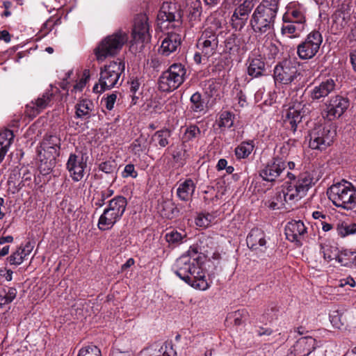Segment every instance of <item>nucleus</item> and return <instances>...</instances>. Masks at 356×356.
<instances>
[{
  "label": "nucleus",
  "mask_w": 356,
  "mask_h": 356,
  "mask_svg": "<svg viewBox=\"0 0 356 356\" xmlns=\"http://www.w3.org/2000/svg\"><path fill=\"white\" fill-rule=\"evenodd\" d=\"M195 188V186L193 180L186 179L179 185L177 189V196L183 201H188L191 198Z\"/></svg>",
  "instance_id": "nucleus-32"
},
{
  "label": "nucleus",
  "mask_w": 356,
  "mask_h": 356,
  "mask_svg": "<svg viewBox=\"0 0 356 356\" xmlns=\"http://www.w3.org/2000/svg\"><path fill=\"white\" fill-rule=\"evenodd\" d=\"M285 168L284 161L275 158L260 170L259 175L264 181L272 182L276 180Z\"/></svg>",
  "instance_id": "nucleus-20"
},
{
  "label": "nucleus",
  "mask_w": 356,
  "mask_h": 356,
  "mask_svg": "<svg viewBox=\"0 0 356 356\" xmlns=\"http://www.w3.org/2000/svg\"><path fill=\"white\" fill-rule=\"evenodd\" d=\"M93 108L94 104L90 100L81 99L76 105V115L78 118H88Z\"/></svg>",
  "instance_id": "nucleus-35"
},
{
  "label": "nucleus",
  "mask_w": 356,
  "mask_h": 356,
  "mask_svg": "<svg viewBox=\"0 0 356 356\" xmlns=\"http://www.w3.org/2000/svg\"><path fill=\"white\" fill-rule=\"evenodd\" d=\"M148 18L145 14H139L135 19L132 29L133 40L136 42H148L150 40Z\"/></svg>",
  "instance_id": "nucleus-17"
},
{
  "label": "nucleus",
  "mask_w": 356,
  "mask_h": 356,
  "mask_svg": "<svg viewBox=\"0 0 356 356\" xmlns=\"http://www.w3.org/2000/svg\"><path fill=\"white\" fill-rule=\"evenodd\" d=\"M0 40L9 42L10 41V35L8 31L6 30L0 31Z\"/></svg>",
  "instance_id": "nucleus-59"
},
{
  "label": "nucleus",
  "mask_w": 356,
  "mask_h": 356,
  "mask_svg": "<svg viewBox=\"0 0 356 356\" xmlns=\"http://www.w3.org/2000/svg\"><path fill=\"white\" fill-rule=\"evenodd\" d=\"M350 57L353 70L356 72V49L350 53Z\"/></svg>",
  "instance_id": "nucleus-64"
},
{
  "label": "nucleus",
  "mask_w": 356,
  "mask_h": 356,
  "mask_svg": "<svg viewBox=\"0 0 356 356\" xmlns=\"http://www.w3.org/2000/svg\"><path fill=\"white\" fill-rule=\"evenodd\" d=\"M321 252L323 253V258L326 261L337 260L338 249L337 247L330 243L321 244Z\"/></svg>",
  "instance_id": "nucleus-39"
},
{
  "label": "nucleus",
  "mask_w": 356,
  "mask_h": 356,
  "mask_svg": "<svg viewBox=\"0 0 356 356\" xmlns=\"http://www.w3.org/2000/svg\"><path fill=\"white\" fill-rule=\"evenodd\" d=\"M125 68L120 59L112 61L100 68L99 82L92 88L95 93H102L120 84V79Z\"/></svg>",
  "instance_id": "nucleus-7"
},
{
  "label": "nucleus",
  "mask_w": 356,
  "mask_h": 356,
  "mask_svg": "<svg viewBox=\"0 0 356 356\" xmlns=\"http://www.w3.org/2000/svg\"><path fill=\"white\" fill-rule=\"evenodd\" d=\"M323 38L318 31H312L307 35L305 40L297 47V54L302 60L311 59L319 51Z\"/></svg>",
  "instance_id": "nucleus-13"
},
{
  "label": "nucleus",
  "mask_w": 356,
  "mask_h": 356,
  "mask_svg": "<svg viewBox=\"0 0 356 356\" xmlns=\"http://www.w3.org/2000/svg\"><path fill=\"white\" fill-rule=\"evenodd\" d=\"M336 231L341 237H346L356 233V223H350L344 221L339 222L336 226Z\"/></svg>",
  "instance_id": "nucleus-38"
},
{
  "label": "nucleus",
  "mask_w": 356,
  "mask_h": 356,
  "mask_svg": "<svg viewBox=\"0 0 356 356\" xmlns=\"http://www.w3.org/2000/svg\"><path fill=\"white\" fill-rule=\"evenodd\" d=\"M14 138L12 131L6 129L0 132V163L4 159Z\"/></svg>",
  "instance_id": "nucleus-33"
},
{
  "label": "nucleus",
  "mask_w": 356,
  "mask_h": 356,
  "mask_svg": "<svg viewBox=\"0 0 356 356\" xmlns=\"http://www.w3.org/2000/svg\"><path fill=\"white\" fill-rule=\"evenodd\" d=\"M353 252L344 250L340 252H337V261L344 266H351L352 257Z\"/></svg>",
  "instance_id": "nucleus-45"
},
{
  "label": "nucleus",
  "mask_w": 356,
  "mask_h": 356,
  "mask_svg": "<svg viewBox=\"0 0 356 356\" xmlns=\"http://www.w3.org/2000/svg\"><path fill=\"white\" fill-rule=\"evenodd\" d=\"M17 289L14 287H10L5 294H0V309L3 308L5 305L12 302L17 296Z\"/></svg>",
  "instance_id": "nucleus-42"
},
{
  "label": "nucleus",
  "mask_w": 356,
  "mask_h": 356,
  "mask_svg": "<svg viewBox=\"0 0 356 356\" xmlns=\"http://www.w3.org/2000/svg\"><path fill=\"white\" fill-rule=\"evenodd\" d=\"M191 109L195 113H200L204 111V104L202 100L201 95L199 92L194 93L191 97Z\"/></svg>",
  "instance_id": "nucleus-43"
},
{
  "label": "nucleus",
  "mask_w": 356,
  "mask_h": 356,
  "mask_svg": "<svg viewBox=\"0 0 356 356\" xmlns=\"http://www.w3.org/2000/svg\"><path fill=\"white\" fill-rule=\"evenodd\" d=\"M299 75L296 66L290 60H284L274 68L275 81L282 84L291 83Z\"/></svg>",
  "instance_id": "nucleus-15"
},
{
  "label": "nucleus",
  "mask_w": 356,
  "mask_h": 356,
  "mask_svg": "<svg viewBox=\"0 0 356 356\" xmlns=\"http://www.w3.org/2000/svg\"><path fill=\"white\" fill-rule=\"evenodd\" d=\"M354 20H352V26H350V31L346 36V41L350 44L356 42V15L353 17Z\"/></svg>",
  "instance_id": "nucleus-53"
},
{
  "label": "nucleus",
  "mask_w": 356,
  "mask_h": 356,
  "mask_svg": "<svg viewBox=\"0 0 356 356\" xmlns=\"http://www.w3.org/2000/svg\"><path fill=\"white\" fill-rule=\"evenodd\" d=\"M186 69L181 63H174L159 77V88L163 92H172L177 89L185 81Z\"/></svg>",
  "instance_id": "nucleus-10"
},
{
  "label": "nucleus",
  "mask_w": 356,
  "mask_h": 356,
  "mask_svg": "<svg viewBox=\"0 0 356 356\" xmlns=\"http://www.w3.org/2000/svg\"><path fill=\"white\" fill-rule=\"evenodd\" d=\"M248 246L254 250L261 248H266V240L264 232L258 229H252L247 236Z\"/></svg>",
  "instance_id": "nucleus-24"
},
{
  "label": "nucleus",
  "mask_w": 356,
  "mask_h": 356,
  "mask_svg": "<svg viewBox=\"0 0 356 356\" xmlns=\"http://www.w3.org/2000/svg\"><path fill=\"white\" fill-rule=\"evenodd\" d=\"M247 315L248 312L245 309H238L228 314L227 321L238 326L242 324L243 318H245Z\"/></svg>",
  "instance_id": "nucleus-40"
},
{
  "label": "nucleus",
  "mask_w": 356,
  "mask_h": 356,
  "mask_svg": "<svg viewBox=\"0 0 356 356\" xmlns=\"http://www.w3.org/2000/svg\"><path fill=\"white\" fill-rule=\"evenodd\" d=\"M307 233V227L301 220H291L285 227L286 238L298 245L305 238Z\"/></svg>",
  "instance_id": "nucleus-19"
},
{
  "label": "nucleus",
  "mask_w": 356,
  "mask_h": 356,
  "mask_svg": "<svg viewBox=\"0 0 356 356\" xmlns=\"http://www.w3.org/2000/svg\"><path fill=\"white\" fill-rule=\"evenodd\" d=\"M350 20L353 18L348 11L337 10L333 15L332 28L337 31H341L348 25Z\"/></svg>",
  "instance_id": "nucleus-29"
},
{
  "label": "nucleus",
  "mask_w": 356,
  "mask_h": 356,
  "mask_svg": "<svg viewBox=\"0 0 356 356\" xmlns=\"http://www.w3.org/2000/svg\"><path fill=\"white\" fill-rule=\"evenodd\" d=\"M116 99L117 95L115 93H112L102 100V102H104L105 106L107 110L111 111L113 108Z\"/></svg>",
  "instance_id": "nucleus-55"
},
{
  "label": "nucleus",
  "mask_w": 356,
  "mask_h": 356,
  "mask_svg": "<svg viewBox=\"0 0 356 356\" xmlns=\"http://www.w3.org/2000/svg\"><path fill=\"white\" fill-rule=\"evenodd\" d=\"M335 86L334 81L332 79H327L314 86L309 90V96L312 100L325 98L334 90Z\"/></svg>",
  "instance_id": "nucleus-23"
},
{
  "label": "nucleus",
  "mask_w": 356,
  "mask_h": 356,
  "mask_svg": "<svg viewBox=\"0 0 356 356\" xmlns=\"http://www.w3.org/2000/svg\"><path fill=\"white\" fill-rule=\"evenodd\" d=\"M279 10L278 0H262L250 16V25L253 33L263 35L274 30Z\"/></svg>",
  "instance_id": "nucleus-3"
},
{
  "label": "nucleus",
  "mask_w": 356,
  "mask_h": 356,
  "mask_svg": "<svg viewBox=\"0 0 356 356\" xmlns=\"http://www.w3.org/2000/svg\"><path fill=\"white\" fill-rule=\"evenodd\" d=\"M266 70V64L263 59L254 58L249 60L248 74L249 76L257 78L264 75Z\"/></svg>",
  "instance_id": "nucleus-30"
},
{
  "label": "nucleus",
  "mask_w": 356,
  "mask_h": 356,
  "mask_svg": "<svg viewBox=\"0 0 356 356\" xmlns=\"http://www.w3.org/2000/svg\"><path fill=\"white\" fill-rule=\"evenodd\" d=\"M13 270L10 269H1L0 270V275L5 278L6 281H11L13 279Z\"/></svg>",
  "instance_id": "nucleus-57"
},
{
  "label": "nucleus",
  "mask_w": 356,
  "mask_h": 356,
  "mask_svg": "<svg viewBox=\"0 0 356 356\" xmlns=\"http://www.w3.org/2000/svg\"><path fill=\"white\" fill-rule=\"evenodd\" d=\"M90 79V72L88 70H85L80 78L76 81V83L73 87V91L81 92L86 86V83Z\"/></svg>",
  "instance_id": "nucleus-49"
},
{
  "label": "nucleus",
  "mask_w": 356,
  "mask_h": 356,
  "mask_svg": "<svg viewBox=\"0 0 356 356\" xmlns=\"http://www.w3.org/2000/svg\"><path fill=\"white\" fill-rule=\"evenodd\" d=\"M52 97V93L49 91H46L41 97H39L35 102H31L28 107H31L34 110L36 113H38L42 110L44 109L49 104Z\"/></svg>",
  "instance_id": "nucleus-37"
},
{
  "label": "nucleus",
  "mask_w": 356,
  "mask_h": 356,
  "mask_svg": "<svg viewBox=\"0 0 356 356\" xmlns=\"http://www.w3.org/2000/svg\"><path fill=\"white\" fill-rule=\"evenodd\" d=\"M156 24L161 31H168L159 48V52L168 56L176 51L181 44L182 14L180 6L175 3L164 2L157 15Z\"/></svg>",
  "instance_id": "nucleus-1"
},
{
  "label": "nucleus",
  "mask_w": 356,
  "mask_h": 356,
  "mask_svg": "<svg viewBox=\"0 0 356 356\" xmlns=\"http://www.w3.org/2000/svg\"><path fill=\"white\" fill-rule=\"evenodd\" d=\"M227 165V161L225 159H220L216 165V168L218 170H222L226 168Z\"/></svg>",
  "instance_id": "nucleus-60"
},
{
  "label": "nucleus",
  "mask_w": 356,
  "mask_h": 356,
  "mask_svg": "<svg viewBox=\"0 0 356 356\" xmlns=\"http://www.w3.org/2000/svg\"><path fill=\"white\" fill-rule=\"evenodd\" d=\"M216 85L214 83L210 84L209 88L207 89V93H208V95L211 97H214L216 95Z\"/></svg>",
  "instance_id": "nucleus-61"
},
{
  "label": "nucleus",
  "mask_w": 356,
  "mask_h": 356,
  "mask_svg": "<svg viewBox=\"0 0 356 356\" xmlns=\"http://www.w3.org/2000/svg\"><path fill=\"white\" fill-rule=\"evenodd\" d=\"M329 200L337 207L346 210L356 209V188L349 181L332 184L327 191Z\"/></svg>",
  "instance_id": "nucleus-6"
},
{
  "label": "nucleus",
  "mask_w": 356,
  "mask_h": 356,
  "mask_svg": "<svg viewBox=\"0 0 356 356\" xmlns=\"http://www.w3.org/2000/svg\"><path fill=\"white\" fill-rule=\"evenodd\" d=\"M203 257L195 249H189L173 265L175 274L194 289L204 291L209 287L203 271Z\"/></svg>",
  "instance_id": "nucleus-2"
},
{
  "label": "nucleus",
  "mask_w": 356,
  "mask_h": 356,
  "mask_svg": "<svg viewBox=\"0 0 356 356\" xmlns=\"http://www.w3.org/2000/svg\"><path fill=\"white\" fill-rule=\"evenodd\" d=\"M60 139L56 136H46L38 149V157L40 162L39 168L44 174H48L54 166L56 159L59 156Z\"/></svg>",
  "instance_id": "nucleus-8"
},
{
  "label": "nucleus",
  "mask_w": 356,
  "mask_h": 356,
  "mask_svg": "<svg viewBox=\"0 0 356 356\" xmlns=\"http://www.w3.org/2000/svg\"><path fill=\"white\" fill-rule=\"evenodd\" d=\"M254 147L252 140L243 142L235 148V155L238 159H245L252 153Z\"/></svg>",
  "instance_id": "nucleus-36"
},
{
  "label": "nucleus",
  "mask_w": 356,
  "mask_h": 356,
  "mask_svg": "<svg viewBox=\"0 0 356 356\" xmlns=\"http://www.w3.org/2000/svg\"><path fill=\"white\" fill-rule=\"evenodd\" d=\"M127 202L125 197L122 196H116L109 201L108 207L106 208L111 213L116 214L118 218H121L126 209Z\"/></svg>",
  "instance_id": "nucleus-31"
},
{
  "label": "nucleus",
  "mask_w": 356,
  "mask_h": 356,
  "mask_svg": "<svg viewBox=\"0 0 356 356\" xmlns=\"http://www.w3.org/2000/svg\"><path fill=\"white\" fill-rule=\"evenodd\" d=\"M309 105L296 99L291 106L283 111V121L286 128L295 132L302 118L309 113Z\"/></svg>",
  "instance_id": "nucleus-11"
},
{
  "label": "nucleus",
  "mask_w": 356,
  "mask_h": 356,
  "mask_svg": "<svg viewBox=\"0 0 356 356\" xmlns=\"http://www.w3.org/2000/svg\"><path fill=\"white\" fill-rule=\"evenodd\" d=\"M116 214L111 213L107 209H105L103 213L100 216L97 227L102 231L111 229L114 225L120 220Z\"/></svg>",
  "instance_id": "nucleus-28"
},
{
  "label": "nucleus",
  "mask_w": 356,
  "mask_h": 356,
  "mask_svg": "<svg viewBox=\"0 0 356 356\" xmlns=\"http://www.w3.org/2000/svg\"><path fill=\"white\" fill-rule=\"evenodd\" d=\"M234 115L232 113L224 111L220 115L218 125L220 127L230 128L234 124Z\"/></svg>",
  "instance_id": "nucleus-44"
},
{
  "label": "nucleus",
  "mask_w": 356,
  "mask_h": 356,
  "mask_svg": "<svg viewBox=\"0 0 356 356\" xmlns=\"http://www.w3.org/2000/svg\"><path fill=\"white\" fill-rule=\"evenodd\" d=\"M86 166V160L81 154L72 153L70 154L66 167L70 176L74 181H79L83 178Z\"/></svg>",
  "instance_id": "nucleus-18"
},
{
  "label": "nucleus",
  "mask_w": 356,
  "mask_h": 356,
  "mask_svg": "<svg viewBox=\"0 0 356 356\" xmlns=\"http://www.w3.org/2000/svg\"><path fill=\"white\" fill-rule=\"evenodd\" d=\"M306 26L291 21H283L281 33L290 38H298L305 31Z\"/></svg>",
  "instance_id": "nucleus-26"
},
{
  "label": "nucleus",
  "mask_w": 356,
  "mask_h": 356,
  "mask_svg": "<svg viewBox=\"0 0 356 356\" xmlns=\"http://www.w3.org/2000/svg\"><path fill=\"white\" fill-rule=\"evenodd\" d=\"M128 40L126 31L118 30L108 35L95 49L94 53L98 62H103L108 56L117 54Z\"/></svg>",
  "instance_id": "nucleus-9"
},
{
  "label": "nucleus",
  "mask_w": 356,
  "mask_h": 356,
  "mask_svg": "<svg viewBox=\"0 0 356 356\" xmlns=\"http://www.w3.org/2000/svg\"><path fill=\"white\" fill-rule=\"evenodd\" d=\"M253 7L252 1L244 0L235 8L231 17L232 26L235 30L240 31L244 27Z\"/></svg>",
  "instance_id": "nucleus-16"
},
{
  "label": "nucleus",
  "mask_w": 356,
  "mask_h": 356,
  "mask_svg": "<svg viewBox=\"0 0 356 356\" xmlns=\"http://www.w3.org/2000/svg\"><path fill=\"white\" fill-rule=\"evenodd\" d=\"M285 203H287V202L284 200L283 198L280 199L279 197L278 192L271 200L268 201V206L271 209L275 210L284 207Z\"/></svg>",
  "instance_id": "nucleus-51"
},
{
  "label": "nucleus",
  "mask_w": 356,
  "mask_h": 356,
  "mask_svg": "<svg viewBox=\"0 0 356 356\" xmlns=\"http://www.w3.org/2000/svg\"><path fill=\"white\" fill-rule=\"evenodd\" d=\"M122 175L124 178L129 177L136 178L138 176V173L135 170V168L133 164H127L125 165L124 170L122 172Z\"/></svg>",
  "instance_id": "nucleus-54"
},
{
  "label": "nucleus",
  "mask_w": 356,
  "mask_h": 356,
  "mask_svg": "<svg viewBox=\"0 0 356 356\" xmlns=\"http://www.w3.org/2000/svg\"><path fill=\"white\" fill-rule=\"evenodd\" d=\"M316 348V339L312 337H303L298 339L289 349L288 356H307Z\"/></svg>",
  "instance_id": "nucleus-21"
},
{
  "label": "nucleus",
  "mask_w": 356,
  "mask_h": 356,
  "mask_svg": "<svg viewBox=\"0 0 356 356\" xmlns=\"http://www.w3.org/2000/svg\"><path fill=\"white\" fill-rule=\"evenodd\" d=\"M220 27L219 22L207 27L197 40V51L194 55L197 64H206L209 58L216 54L218 48V38L216 30Z\"/></svg>",
  "instance_id": "nucleus-5"
},
{
  "label": "nucleus",
  "mask_w": 356,
  "mask_h": 356,
  "mask_svg": "<svg viewBox=\"0 0 356 356\" xmlns=\"http://www.w3.org/2000/svg\"><path fill=\"white\" fill-rule=\"evenodd\" d=\"M32 250L33 245L29 242L25 245L19 247L7 258V261L10 265L19 266L30 254Z\"/></svg>",
  "instance_id": "nucleus-25"
},
{
  "label": "nucleus",
  "mask_w": 356,
  "mask_h": 356,
  "mask_svg": "<svg viewBox=\"0 0 356 356\" xmlns=\"http://www.w3.org/2000/svg\"><path fill=\"white\" fill-rule=\"evenodd\" d=\"M281 149V152L283 155V156H284L285 155H287L289 150H290V144L289 142L284 143L282 147L280 148Z\"/></svg>",
  "instance_id": "nucleus-63"
},
{
  "label": "nucleus",
  "mask_w": 356,
  "mask_h": 356,
  "mask_svg": "<svg viewBox=\"0 0 356 356\" xmlns=\"http://www.w3.org/2000/svg\"><path fill=\"white\" fill-rule=\"evenodd\" d=\"M236 99L237 100V104L236 106L243 108L248 105L245 95L241 91H238L236 94Z\"/></svg>",
  "instance_id": "nucleus-56"
},
{
  "label": "nucleus",
  "mask_w": 356,
  "mask_h": 356,
  "mask_svg": "<svg viewBox=\"0 0 356 356\" xmlns=\"http://www.w3.org/2000/svg\"><path fill=\"white\" fill-rule=\"evenodd\" d=\"M213 219V217L210 213H200L195 218V224L200 227L206 228L211 225Z\"/></svg>",
  "instance_id": "nucleus-48"
},
{
  "label": "nucleus",
  "mask_w": 356,
  "mask_h": 356,
  "mask_svg": "<svg viewBox=\"0 0 356 356\" xmlns=\"http://www.w3.org/2000/svg\"><path fill=\"white\" fill-rule=\"evenodd\" d=\"M170 137V132L168 130H161L155 133L153 136V140L159 145L162 147H165L168 144V138Z\"/></svg>",
  "instance_id": "nucleus-46"
},
{
  "label": "nucleus",
  "mask_w": 356,
  "mask_h": 356,
  "mask_svg": "<svg viewBox=\"0 0 356 356\" xmlns=\"http://www.w3.org/2000/svg\"><path fill=\"white\" fill-rule=\"evenodd\" d=\"M289 181L282 186L279 192V197L283 198L287 203L295 202L306 195L313 184V178L308 173H302L297 178L293 172H288Z\"/></svg>",
  "instance_id": "nucleus-4"
},
{
  "label": "nucleus",
  "mask_w": 356,
  "mask_h": 356,
  "mask_svg": "<svg viewBox=\"0 0 356 356\" xmlns=\"http://www.w3.org/2000/svg\"><path fill=\"white\" fill-rule=\"evenodd\" d=\"M348 106V98L341 95L332 96L324 104L323 114L327 120H332L341 117Z\"/></svg>",
  "instance_id": "nucleus-14"
},
{
  "label": "nucleus",
  "mask_w": 356,
  "mask_h": 356,
  "mask_svg": "<svg viewBox=\"0 0 356 356\" xmlns=\"http://www.w3.org/2000/svg\"><path fill=\"white\" fill-rule=\"evenodd\" d=\"M99 168L105 173H112L116 168V163L114 161H106L102 163Z\"/></svg>",
  "instance_id": "nucleus-52"
},
{
  "label": "nucleus",
  "mask_w": 356,
  "mask_h": 356,
  "mask_svg": "<svg viewBox=\"0 0 356 356\" xmlns=\"http://www.w3.org/2000/svg\"><path fill=\"white\" fill-rule=\"evenodd\" d=\"M306 8L296 2L290 3L286 6V11L282 17V21L296 22L307 26Z\"/></svg>",
  "instance_id": "nucleus-22"
},
{
  "label": "nucleus",
  "mask_w": 356,
  "mask_h": 356,
  "mask_svg": "<svg viewBox=\"0 0 356 356\" xmlns=\"http://www.w3.org/2000/svg\"><path fill=\"white\" fill-rule=\"evenodd\" d=\"M270 51L271 57H274L278 54V49L275 44L270 43L267 47Z\"/></svg>",
  "instance_id": "nucleus-62"
},
{
  "label": "nucleus",
  "mask_w": 356,
  "mask_h": 356,
  "mask_svg": "<svg viewBox=\"0 0 356 356\" xmlns=\"http://www.w3.org/2000/svg\"><path fill=\"white\" fill-rule=\"evenodd\" d=\"M184 236V234L177 232V230H172L168 232L165 237L168 243L175 245L180 243Z\"/></svg>",
  "instance_id": "nucleus-50"
},
{
  "label": "nucleus",
  "mask_w": 356,
  "mask_h": 356,
  "mask_svg": "<svg viewBox=\"0 0 356 356\" xmlns=\"http://www.w3.org/2000/svg\"><path fill=\"white\" fill-rule=\"evenodd\" d=\"M185 9L189 22L193 26L200 20L202 12L201 2L199 0H187Z\"/></svg>",
  "instance_id": "nucleus-27"
},
{
  "label": "nucleus",
  "mask_w": 356,
  "mask_h": 356,
  "mask_svg": "<svg viewBox=\"0 0 356 356\" xmlns=\"http://www.w3.org/2000/svg\"><path fill=\"white\" fill-rule=\"evenodd\" d=\"M336 136V131L330 126H319L309 134V147L313 149L323 150L330 146Z\"/></svg>",
  "instance_id": "nucleus-12"
},
{
  "label": "nucleus",
  "mask_w": 356,
  "mask_h": 356,
  "mask_svg": "<svg viewBox=\"0 0 356 356\" xmlns=\"http://www.w3.org/2000/svg\"><path fill=\"white\" fill-rule=\"evenodd\" d=\"M144 356H170L168 353V347L165 345H155L147 349L144 353Z\"/></svg>",
  "instance_id": "nucleus-41"
},
{
  "label": "nucleus",
  "mask_w": 356,
  "mask_h": 356,
  "mask_svg": "<svg viewBox=\"0 0 356 356\" xmlns=\"http://www.w3.org/2000/svg\"><path fill=\"white\" fill-rule=\"evenodd\" d=\"M201 131L200 128L195 125L191 124L184 128L181 138L182 145L184 147H187V144L197 139L200 137Z\"/></svg>",
  "instance_id": "nucleus-34"
},
{
  "label": "nucleus",
  "mask_w": 356,
  "mask_h": 356,
  "mask_svg": "<svg viewBox=\"0 0 356 356\" xmlns=\"http://www.w3.org/2000/svg\"><path fill=\"white\" fill-rule=\"evenodd\" d=\"M140 83L138 80L135 79L131 82L130 84V92L131 94H136L140 88Z\"/></svg>",
  "instance_id": "nucleus-58"
},
{
  "label": "nucleus",
  "mask_w": 356,
  "mask_h": 356,
  "mask_svg": "<svg viewBox=\"0 0 356 356\" xmlns=\"http://www.w3.org/2000/svg\"><path fill=\"white\" fill-rule=\"evenodd\" d=\"M77 356H102V354L97 346L89 345L81 348Z\"/></svg>",
  "instance_id": "nucleus-47"
}]
</instances>
